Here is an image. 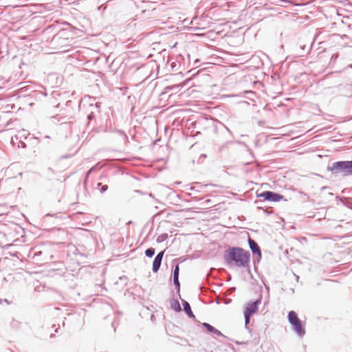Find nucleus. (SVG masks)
I'll use <instances>...</instances> for the list:
<instances>
[{"label":"nucleus","instance_id":"nucleus-26","mask_svg":"<svg viewBox=\"0 0 352 352\" xmlns=\"http://www.w3.org/2000/svg\"><path fill=\"white\" fill-rule=\"evenodd\" d=\"M300 195L303 197H306L307 199L309 198L308 195L307 194H305V192H300Z\"/></svg>","mask_w":352,"mask_h":352},{"label":"nucleus","instance_id":"nucleus-27","mask_svg":"<svg viewBox=\"0 0 352 352\" xmlns=\"http://www.w3.org/2000/svg\"><path fill=\"white\" fill-rule=\"evenodd\" d=\"M120 278L121 280H122V279L126 280V279H127V277L124 276H122V277H120Z\"/></svg>","mask_w":352,"mask_h":352},{"label":"nucleus","instance_id":"nucleus-12","mask_svg":"<svg viewBox=\"0 0 352 352\" xmlns=\"http://www.w3.org/2000/svg\"><path fill=\"white\" fill-rule=\"evenodd\" d=\"M170 307L176 312H180L182 311V308L179 302V300L177 299L173 298L170 300Z\"/></svg>","mask_w":352,"mask_h":352},{"label":"nucleus","instance_id":"nucleus-20","mask_svg":"<svg viewBox=\"0 0 352 352\" xmlns=\"http://www.w3.org/2000/svg\"><path fill=\"white\" fill-rule=\"evenodd\" d=\"M90 107L93 109H95L97 112H99V109H100V104L98 103V102H96L94 105L93 104H90Z\"/></svg>","mask_w":352,"mask_h":352},{"label":"nucleus","instance_id":"nucleus-34","mask_svg":"<svg viewBox=\"0 0 352 352\" xmlns=\"http://www.w3.org/2000/svg\"><path fill=\"white\" fill-rule=\"evenodd\" d=\"M295 276H296V278L297 280H298L299 276H297V275H295Z\"/></svg>","mask_w":352,"mask_h":352},{"label":"nucleus","instance_id":"nucleus-22","mask_svg":"<svg viewBox=\"0 0 352 352\" xmlns=\"http://www.w3.org/2000/svg\"><path fill=\"white\" fill-rule=\"evenodd\" d=\"M91 172H92V171L91 170V169H89V170L87 172V173H86V176H85V183H86V182H87V180L88 177H89V174H90Z\"/></svg>","mask_w":352,"mask_h":352},{"label":"nucleus","instance_id":"nucleus-21","mask_svg":"<svg viewBox=\"0 0 352 352\" xmlns=\"http://www.w3.org/2000/svg\"><path fill=\"white\" fill-rule=\"evenodd\" d=\"M116 131H120V129H117L116 128H112V127H110L109 129V131L111 132V133H116Z\"/></svg>","mask_w":352,"mask_h":352},{"label":"nucleus","instance_id":"nucleus-9","mask_svg":"<svg viewBox=\"0 0 352 352\" xmlns=\"http://www.w3.org/2000/svg\"><path fill=\"white\" fill-rule=\"evenodd\" d=\"M185 314L190 318L195 320V316L191 310L190 304L185 300H182Z\"/></svg>","mask_w":352,"mask_h":352},{"label":"nucleus","instance_id":"nucleus-14","mask_svg":"<svg viewBox=\"0 0 352 352\" xmlns=\"http://www.w3.org/2000/svg\"><path fill=\"white\" fill-rule=\"evenodd\" d=\"M95 189L99 190L101 193L106 192L108 189L107 185H103L102 183L98 182L96 184V186L94 187Z\"/></svg>","mask_w":352,"mask_h":352},{"label":"nucleus","instance_id":"nucleus-33","mask_svg":"<svg viewBox=\"0 0 352 352\" xmlns=\"http://www.w3.org/2000/svg\"><path fill=\"white\" fill-rule=\"evenodd\" d=\"M41 94H42V95H43V96H46V94H45V93H44V92H41Z\"/></svg>","mask_w":352,"mask_h":352},{"label":"nucleus","instance_id":"nucleus-16","mask_svg":"<svg viewBox=\"0 0 352 352\" xmlns=\"http://www.w3.org/2000/svg\"><path fill=\"white\" fill-rule=\"evenodd\" d=\"M30 254H33V258H34L36 256H40L43 254V250H38V248H34L31 251Z\"/></svg>","mask_w":352,"mask_h":352},{"label":"nucleus","instance_id":"nucleus-10","mask_svg":"<svg viewBox=\"0 0 352 352\" xmlns=\"http://www.w3.org/2000/svg\"><path fill=\"white\" fill-rule=\"evenodd\" d=\"M202 326L206 329L207 331L213 333L214 335L218 336H222L223 334L220 331L215 329L214 327L210 325V324L207 322L202 323Z\"/></svg>","mask_w":352,"mask_h":352},{"label":"nucleus","instance_id":"nucleus-18","mask_svg":"<svg viewBox=\"0 0 352 352\" xmlns=\"http://www.w3.org/2000/svg\"><path fill=\"white\" fill-rule=\"evenodd\" d=\"M155 253V250L153 248H147L145 251V255L148 258H151L154 256Z\"/></svg>","mask_w":352,"mask_h":352},{"label":"nucleus","instance_id":"nucleus-30","mask_svg":"<svg viewBox=\"0 0 352 352\" xmlns=\"http://www.w3.org/2000/svg\"><path fill=\"white\" fill-rule=\"evenodd\" d=\"M59 105H60V104H59V103H58V104H57L56 105H55V106H54V108H58V107H59Z\"/></svg>","mask_w":352,"mask_h":352},{"label":"nucleus","instance_id":"nucleus-35","mask_svg":"<svg viewBox=\"0 0 352 352\" xmlns=\"http://www.w3.org/2000/svg\"><path fill=\"white\" fill-rule=\"evenodd\" d=\"M63 157V158H67V157H68V156H67V155H65V156H63V157Z\"/></svg>","mask_w":352,"mask_h":352},{"label":"nucleus","instance_id":"nucleus-28","mask_svg":"<svg viewBox=\"0 0 352 352\" xmlns=\"http://www.w3.org/2000/svg\"><path fill=\"white\" fill-rule=\"evenodd\" d=\"M351 175H352V160H351Z\"/></svg>","mask_w":352,"mask_h":352},{"label":"nucleus","instance_id":"nucleus-31","mask_svg":"<svg viewBox=\"0 0 352 352\" xmlns=\"http://www.w3.org/2000/svg\"><path fill=\"white\" fill-rule=\"evenodd\" d=\"M327 187H326V186H323V187L322 188V190H326V189H327Z\"/></svg>","mask_w":352,"mask_h":352},{"label":"nucleus","instance_id":"nucleus-37","mask_svg":"<svg viewBox=\"0 0 352 352\" xmlns=\"http://www.w3.org/2000/svg\"><path fill=\"white\" fill-rule=\"evenodd\" d=\"M232 291H234L235 289V287H232Z\"/></svg>","mask_w":352,"mask_h":352},{"label":"nucleus","instance_id":"nucleus-25","mask_svg":"<svg viewBox=\"0 0 352 352\" xmlns=\"http://www.w3.org/2000/svg\"><path fill=\"white\" fill-rule=\"evenodd\" d=\"M97 168H98V164H96L95 166H94L93 167H91L90 169H91V170L93 172V171H94V170H97Z\"/></svg>","mask_w":352,"mask_h":352},{"label":"nucleus","instance_id":"nucleus-19","mask_svg":"<svg viewBox=\"0 0 352 352\" xmlns=\"http://www.w3.org/2000/svg\"><path fill=\"white\" fill-rule=\"evenodd\" d=\"M95 118V112L92 110L88 115H87V120L89 122Z\"/></svg>","mask_w":352,"mask_h":352},{"label":"nucleus","instance_id":"nucleus-3","mask_svg":"<svg viewBox=\"0 0 352 352\" xmlns=\"http://www.w3.org/2000/svg\"><path fill=\"white\" fill-rule=\"evenodd\" d=\"M262 296L254 301L249 302L246 304L243 316L245 319V326L247 327L248 324L250 322L251 316H253L258 309L259 305L261 303Z\"/></svg>","mask_w":352,"mask_h":352},{"label":"nucleus","instance_id":"nucleus-32","mask_svg":"<svg viewBox=\"0 0 352 352\" xmlns=\"http://www.w3.org/2000/svg\"><path fill=\"white\" fill-rule=\"evenodd\" d=\"M327 187H326V186H323V187L322 188V190H326V189H327Z\"/></svg>","mask_w":352,"mask_h":352},{"label":"nucleus","instance_id":"nucleus-4","mask_svg":"<svg viewBox=\"0 0 352 352\" xmlns=\"http://www.w3.org/2000/svg\"><path fill=\"white\" fill-rule=\"evenodd\" d=\"M257 197H262L265 201L271 202H278L284 199V197L279 193L273 191H264L260 194H257Z\"/></svg>","mask_w":352,"mask_h":352},{"label":"nucleus","instance_id":"nucleus-5","mask_svg":"<svg viewBox=\"0 0 352 352\" xmlns=\"http://www.w3.org/2000/svg\"><path fill=\"white\" fill-rule=\"evenodd\" d=\"M248 243L249 248L252 251V253L253 254H256L257 256V257H258L257 262H259L262 257V253H261L260 247L258 246L257 243L254 239H252L250 236H248Z\"/></svg>","mask_w":352,"mask_h":352},{"label":"nucleus","instance_id":"nucleus-6","mask_svg":"<svg viewBox=\"0 0 352 352\" xmlns=\"http://www.w3.org/2000/svg\"><path fill=\"white\" fill-rule=\"evenodd\" d=\"M179 264L175 265L173 272V284L177 289V294L180 297V283L179 280Z\"/></svg>","mask_w":352,"mask_h":352},{"label":"nucleus","instance_id":"nucleus-24","mask_svg":"<svg viewBox=\"0 0 352 352\" xmlns=\"http://www.w3.org/2000/svg\"><path fill=\"white\" fill-rule=\"evenodd\" d=\"M190 190H196V191H197V192H199V190H198V189L197 188V186H191V187L190 188Z\"/></svg>","mask_w":352,"mask_h":352},{"label":"nucleus","instance_id":"nucleus-13","mask_svg":"<svg viewBox=\"0 0 352 352\" xmlns=\"http://www.w3.org/2000/svg\"><path fill=\"white\" fill-rule=\"evenodd\" d=\"M180 85H170L167 86L164 89V93H168L169 91H173L174 93H177L179 90Z\"/></svg>","mask_w":352,"mask_h":352},{"label":"nucleus","instance_id":"nucleus-8","mask_svg":"<svg viewBox=\"0 0 352 352\" xmlns=\"http://www.w3.org/2000/svg\"><path fill=\"white\" fill-rule=\"evenodd\" d=\"M294 331L299 336L303 337L305 335V329L302 326L301 320L291 324Z\"/></svg>","mask_w":352,"mask_h":352},{"label":"nucleus","instance_id":"nucleus-15","mask_svg":"<svg viewBox=\"0 0 352 352\" xmlns=\"http://www.w3.org/2000/svg\"><path fill=\"white\" fill-rule=\"evenodd\" d=\"M116 134L121 138L123 142L126 143V142H128V136L123 131H116Z\"/></svg>","mask_w":352,"mask_h":352},{"label":"nucleus","instance_id":"nucleus-2","mask_svg":"<svg viewBox=\"0 0 352 352\" xmlns=\"http://www.w3.org/2000/svg\"><path fill=\"white\" fill-rule=\"evenodd\" d=\"M351 160L338 161L327 166V170L331 171L333 175L340 174L344 177L351 175Z\"/></svg>","mask_w":352,"mask_h":352},{"label":"nucleus","instance_id":"nucleus-29","mask_svg":"<svg viewBox=\"0 0 352 352\" xmlns=\"http://www.w3.org/2000/svg\"><path fill=\"white\" fill-rule=\"evenodd\" d=\"M223 126L226 129V130H227L228 131H229V132L230 133V129H228L226 125H223Z\"/></svg>","mask_w":352,"mask_h":352},{"label":"nucleus","instance_id":"nucleus-1","mask_svg":"<svg viewBox=\"0 0 352 352\" xmlns=\"http://www.w3.org/2000/svg\"><path fill=\"white\" fill-rule=\"evenodd\" d=\"M223 258L226 264L230 267H250V253L242 248L229 247L225 250Z\"/></svg>","mask_w":352,"mask_h":352},{"label":"nucleus","instance_id":"nucleus-17","mask_svg":"<svg viewBox=\"0 0 352 352\" xmlns=\"http://www.w3.org/2000/svg\"><path fill=\"white\" fill-rule=\"evenodd\" d=\"M168 238V234L167 233H164L159 235L156 239L157 243H160L166 241Z\"/></svg>","mask_w":352,"mask_h":352},{"label":"nucleus","instance_id":"nucleus-11","mask_svg":"<svg viewBox=\"0 0 352 352\" xmlns=\"http://www.w3.org/2000/svg\"><path fill=\"white\" fill-rule=\"evenodd\" d=\"M287 318L290 324L300 321L297 316V314L294 311H290L288 313Z\"/></svg>","mask_w":352,"mask_h":352},{"label":"nucleus","instance_id":"nucleus-7","mask_svg":"<svg viewBox=\"0 0 352 352\" xmlns=\"http://www.w3.org/2000/svg\"><path fill=\"white\" fill-rule=\"evenodd\" d=\"M164 254V250L160 252L155 257L152 265V270L153 272L156 273L159 271L162 264Z\"/></svg>","mask_w":352,"mask_h":352},{"label":"nucleus","instance_id":"nucleus-36","mask_svg":"<svg viewBox=\"0 0 352 352\" xmlns=\"http://www.w3.org/2000/svg\"><path fill=\"white\" fill-rule=\"evenodd\" d=\"M45 138H47V139L50 138V137L48 135H46Z\"/></svg>","mask_w":352,"mask_h":352},{"label":"nucleus","instance_id":"nucleus-23","mask_svg":"<svg viewBox=\"0 0 352 352\" xmlns=\"http://www.w3.org/2000/svg\"><path fill=\"white\" fill-rule=\"evenodd\" d=\"M19 147H21V148H25V147H26V144H25L24 142H20V145H19Z\"/></svg>","mask_w":352,"mask_h":352}]
</instances>
